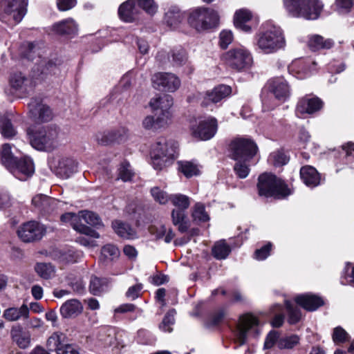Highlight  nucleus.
<instances>
[{
  "label": "nucleus",
  "mask_w": 354,
  "mask_h": 354,
  "mask_svg": "<svg viewBox=\"0 0 354 354\" xmlns=\"http://www.w3.org/2000/svg\"><path fill=\"white\" fill-rule=\"evenodd\" d=\"M257 46L266 54L284 48L286 39L282 29L276 25L265 24V30L257 36Z\"/></svg>",
  "instance_id": "nucleus-1"
},
{
  "label": "nucleus",
  "mask_w": 354,
  "mask_h": 354,
  "mask_svg": "<svg viewBox=\"0 0 354 354\" xmlns=\"http://www.w3.org/2000/svg\"><path fill=\"white\" fill-rule=\"evenodd\" d=\"M283 4L290 16L306 20L317 19L323 9L319 0H283Z\"/></svg>",
  "instance_id": "nucleus-2"
},
{
  "label": "nucleus",
  "mask_w": 354,
  "mask_h": 354,
  "mask_svg": "<svg viewBox=\"0 0 354 354\" xmlns=\"http://www.w3.org/2000/svg\"><path fill=\"white\" fill-rule=\"evenodd\" d=\"M30 143L37 150L52 151L60 144L59 132L55 127H46L34 131L28 129Z\"/></svg>",
  "instance_id": "nucleus-3"
},
{
  "label": "nucleus",
  "mask_w": 354,
  "mask_h": 354,
  "mask_svg": "<svg viewBox=\"0 0 354 354\" xmlns=\"http://www.w3.org/2000/svg\"><path fill=\"white\" fill-rule=\"evenodd\" d=\"M176 144L174 140L159 138L152 147V165L156 170H162L170 165L176 157Z\"/></svg>",
  "instance_id": "nucleus-4"
},
{
  "label": "nucleus",
  "mask_w": 354,
  "mask_h": 354,
  "mask_svg": "<svg viewBox=\"0 0 354 354\" xmlns=\"http://www.w3.org/2000/svg\"><path fill=\"white\" fill-rule=\"evenodd\" d=\"M257 187L259 194L266 197L274 196L282 198L290 194L284 182L270 174H263L259 176Z\"/></svg>",
  "instance_id": "nucleus-5"
},
{
  "label": "nucleus",
  "mask_w": 354,
  "mask_h": 354,
  "mask_svg": "<svg viewBox=\"0 0 354 354\" xmlns=\"http://www.w3.org/2000/svg\"><path fill=\"white\" fill-rule=\"evenodd\" d=\"M218 20L219 15L216 10L205 7H199L192 10L188 18L190 26L198 31L215 27Z\"/></svg>",
  "instance_id": "nucleus-6"
},
{
  "label": "nucleus",
  "mask_w": 354,
  "mask_h": 354,
  "mask_svg": "<svg viewBox=\"0 0 354 354\" xmlns=\"http://www.w3.org/2000/svg\"><path fill=\"white\" fill-rule=\"evenodd\" d=\"M169 201L176 207L171 211L173 224L178 225V230L181 233L187 232L189 225L185 221L187 217L185 211L190 205L189 197L182 194H172L170 195Z\"/></svg>",
  "instance_id": "nucleus-7"
},
{
  "label": "nucleus",
  "mask_w": 354,
  "mask_h": 354,
  "mask_svg": "<svg viewBox=\"0 0 354 354\" xmlns=\"http://www.w3.org/2000/svg\"><path fill=\"white\" fill-rule=\"evenodd\" d=\"M28 0H0V20L8 22L11 19L19 23L26 13Z\"/></svg>",
  "instance_id": "nucleus-8"
},
{
  "label": "nucleus",
  "mask_w": 354,
  "mask_h": 354,
  "mask_svg": "<svg viewBox=\"0 0 354 354\" xmlns=\"http://www.w3.org/2000/svg\"><path fill=\"white\" fill-rule=\"evenodd\" d=\"M222 59L228 66L238 71L249 68L253 63L251 53L243 46L225 52Z\"/></svg>",
  "instance_id": "nucleus-9"
},
{
  "label": "nucleus",
  "mask_w": 354,
  "mask_h": 354,
  "mask_svg": "<svg viewBox=\"0 0 354 354\" xmlns=\"http://www.w3.org/2000/svg\"><path fill=\"white\" fill-rule=\"evenodd\" d=\"M230 156L233 160H251L258 151L256 143L248 138H236L230 145Z\"/></svg>",
  "instance_id": "nucleus-10"
},
{
  "label": "nucleus",
  "mask_w": 354,
  "mask_h": 354,
  "mask_svg": "<svg viewBox=\"0 0 354 354\" xmlns=\"http://www.w3.org/2000/svg\"><path fill=\"white\" fill-rule=\"evenodd\" d=\"M153 86L161 91L174 93L180 86L179 77L171 73H156L151 77Z\"/></svg>",
  "instance_id": "nucleus-11"
},
{
  "label": "nucleus",
  "mask_w": 354,
  "mask_h": 354,
  "mask_svg": "<svg viewBox=\"0 0 354 354\" xmlns=\"http://www.w3.org/2000/svg\"><path fill=\"white\" fill-rule=\"evenodd\" d=\"M259 333V321L256 317L247 314L240 317L236 335L241 345L245 342L248 335L256 336Z\"/></svg>",
  "instance_id": "nucleus-12"
},
{
  "label": "nucleus",
  "mask_w": 354,
  "mask_h": 354,
  "mask_svg": "<svg viewBox=\"0 0 354 354\" xmlns=\"http://www.w3.org/2000/svg\"><path fill=\"white\" fill-rule=\"evenodd\" d=\"M323 105V101L318 97L306 95L298 100L295 113L298 118H304L320 111Z\"/></svg>",
  "instance_id": "nucleus-13"
},
{
  "label": "nucleus",
  "mask_w": 354,
  "mask_h": 354,
  "mask_svg": "<svg viewBox=\"0 0 354 354\" xmlns=\"http://www.w3.org/2000/svg\"><path fill=\"white\" fill-rule=\"evenodd\" d=\"M46 232L44 226L37 221H28L24 223L17 230L19 237L24 242H32L39 240Z\"/></svg>",
  "instance_id": "nucleus-14"
},
{
  "label": "nucleus",
  "mask_w": 354,
  "mask_h": 354,
  "mask_svg": "<svg viewBox=\"0 0 354 354\" xmlns=\"http://www.w3.org/2000/svg\"><path fill=\"white\" fill-rule=\"evenodd\" d=\"M28 109L30 116L35 122H47L53 118L50 107L37 99H31Z\"/></svg>",
  "instance_id": "nucleus-15"
},
{
  "label": "nucleus",
  "mask_w": 354,
  "mask_h": 354,
  "mask_svg": "<svg viewBox=\"0 0 354 354\" xmlns=\"http://www.w3.org/2000/svg\"><path fill=\"white\" fill-rule=\"evenodd\" d=\"M217 120L212 117L201 120L198 125L192 126L193 136L202 140H207L213 138L217 131Z\"/></svg>",
  "instance_id": "nucleus-16"
},
{
  "label": "nucleus",
  "mask_w": 354,
  "mask_h": 354,
  "mask_svg": "<svg viewBox=\"0 0 354 354\" xmlns=\"http://www.w3.org/2000/svg\"><path fill=\"white\" fill-rule=\"evenodd\" d=\"M266 87L279 101L284 102L290 95V86L286 80L281 77L270 80L266 84Z\"/></svg>",
  "instance_id": "nucleus-17"
},
{
  "label": "nucleus",
  "mask_w": 354,
  "mask_h": 354,
  "mask_svg": "<svg viewBox=\"0 0 354 354\" xmlns=\"http://www.w3.org/2000/svg\"><path fill=\"white\" fill-rule=\"evenodd\" d=\"M231 93L232 88L230 86L225 84L218 85L204 93L201 105L203 106H208L212 104H216L229 97Z\"/></svg>",
  "instance_id": "nucleus-18"
},
{
  "label": "nucleus",
  "mask_w": 354,
  "mask_h": 354,
  "mask_svg": "<svg viewBox=\"0 0 354 354\" xmlns=\"http://www.w3.org/2000/svg\"><path fill=\"white\" fill-rule=\"evenodd\" d=\"M156 59L162 64H166L167 60L174 66H181L187 62V54L184 48L178 47L172 49L169 53L164 50L159 51Z\"/></svg>",
  "instance_id": "nucleus-19"
},
{
  "label": "nucleus",
  "mask_w": 354,
  "mask_h": 354,
  "mask_svg": "<svg viewBox=\"0 0 354 354\" xmlns=\"http://www.w3.org/2000/svg\"><path fill=\"white\" fill-rule=\"evenodd\" d=\"M8 169L16 178L25 180L34 173L35 167L32 160L28 157H24L20 160L16 159Z\"/></svg>",
  "instance_id": "nucleus-20"
},
{
  "label": "nucleus",
  "mask_w": 354,
  "mask_h": 354,
  "mask_svg": "<svg viewBox=\"0 0 354 354\" xmlns=\"http://www.w3.org/2000/svg\"><path fill=\"white\" fill-rule=\"evenodd\" d=\"M78 220L79 214L77 215L75 213L68 212L61 216V221L64 223H70L73 228L77 232L92 238L98 239L100 237L98 232L88 226L79 223Z\"/></svg>",
  "instance_id": "nucleus-21"
},
{
  "label": "nucleus",
  "mask_w": 354,
  "mask_h": 354,
  "mask_svg": "<svg viewBox=\"0 0 354 354\" xmlns=\"http://www.w3.org/2000/svg\"><path fill=\"white\" fill-rule=\"evenodd\" d=\"M32 204L41 214H50L54 212L59 204L55 198L44 194H37L32 199Z\"/></svg>",
  "instance_id": "nucleus-22"
},
{
  "label": "nucleus",
  "mask_w": 354,
  "mask_h": 354,
  "mask_svg": "<svg viewBox=\"0 0 354 354\" xmlns=\"http://www.w3.org/2000/svg\"><path fill=\"white\" fill-rule=\"evenodd\" d=\"M295 300L297 304L309 311L316 310L324 304L322 297L310 293L298 295Z\"/></svg>",
  "instance_id": "nucleus-23"
},
{
  "label": "nucleus",
  "mask_w": 354,
  "mask_h": 354,
  "mask_svg": "<svg viewBox=\"0 0 354 354\" xmlns=\"http://www.w3.org/2000/svg\"><path fill=\"white\" fill-rule=\"evenodd\" d=\"M83 306L77 299L65 301L60 307V315L65 319L74 318L82 313Z\"/></svg>",
  "instance_id": "nucleus-24"
},
{
  "label": "nucleus",
  "mask_w": 354,
  "mask_h": 354,
  "mask_svg": "<svg viewBox=\"0 0 354 354\" xmlns=\"http://www.w3.org/2000/svg\"><path fill=\"white\" fill-rule=\"evenodd\" d=\"M252 19V13L246 8L237 10L234 15V24L235 27L245 32L251 31V26L249 23Z\"/></svg>",
  "instance_id": "nucleus-25"
},
{
  "label": "nucleus",
  "mask_w": 354,
  "mask_h": 354,
  "mask_svg": "<svg viewBox=\"0 0 354 354\" xmlns=\"http://www.w3.org/2000/svg\"><path fill=\"white\" fill-rule=\"evenodd\" d=\"M56 174L62 178H67L77 170V163L71 158H59L55 165Z\"/></svg>",
  "instance_id": "nucleus-26"
},
{
  "label": "nucleus",
  "mask_w": 354,
  "mask_h": 354,
  "mask_svg": "<svg viewBox=\"0 0 354 354\" xmlns=\"http://www.w3.org/2000/svg\"><path fill=\"white\" fill-rule=\"evenodd\" d=\"M10 337L14 342L21 348H26L30 344V335L24 331L21 326H13L10 330Z\"/></svg>",
  "instance_id": "nucleus-27"
},
{
  "label": "nucleus",
  "mask_w": 354,
  "mask_h": 354,
  "mask_svg": "<svg viewBox=\"0 0 354 354\" xmlns=\"http://www.w3.org/2000/svg\"><path fill=\"white\" fill-rule=\"evenodd\" d=\"M300 176L304 183L308 187H315L320 183L319 174L312 166H304L300 169Z\"/></svg>",
  "instance_id": "nucleus-28"
},
{
  "label": "nucleus",
  "mask_w": 354,
  "mask_h": 354,
  "mask_svg": "<svg viewBox=\"0 0 354 354\" xmlns=\"http://www.w3.org/2000/svg\"><path fill=\"white\" fill-rule=\"evenodd\" d=\"M173 104L174 99L169 95H162L151 98L149 102V106L153 111H172Z\"/></svg>",
  "instance_id": "nucleus-29"
},
{
  "label": "nucleus",
  "mask_w": 354,
  "mask_h": 354,
  "mask_svg": "<svg viewBox=\"0 0 354 354\" xmlns=\"http://www.w3.org/2000/svg\"><path fill=\"white\" fill-rule=\"evenodd\" d=\"M3 317L8 322L26 319L29 317V308L26 304H23L19 308H8L3 311Z\"/></svg>",
  "instance_id": "nucleus-30"
},
{
  "label": "nucleus",
  "mask_w": 354,
  "mask_h": 354,
  "mask_svg": "<svg viewBox=\"0 0 354 354\" xmlns=\"http://www.w3.org/2000/svg\"><path fill=\"white\" fill-rule=\"evenodd\" d=\"M120 18L126 22H132L137 17V10L135 8V2L128 0L120 5L118 9Z\"/></svg>",
  "instance_id": "nucleus-31"
},
{
  "label": "nucleus",
  "mask_w": 354,
  "mask_h": 354,
  "mask_svg": "<svg viewBox=\"0 0 354 354\" xmlns=\"http://www.w3.org/2000/svg\"><path fill=\"white\" fill-rule=\"evenodd\" d=\"M53 30L58 35H75L78 26L73 19H67L54 24Z\"/></svg>",
  "instance_id": "nucleus-32"
},
{
  "label": "nucleus",
  "mask_w": 354,
  "mask_h": 354,
  "mask_svg": "<svg viewBox=\"0 0 354 354\" xmlns=\"http://www.w3.org/2000/svg\"><path fill=\"white\" fill-rule=\"evenodd\" d=\"M308 45L311 50L317 51L321 49L332 48L334 45V41L331 39H324L320 35H315L309 38Z\"/></svg>",
  "instance_id": "nucleus-33"
},
{
  "label": "nucleus",
  "mask_w": 354,
  "mask_h": 354,
  "mask_svg": "<svg viewBox=\"0 0 354 354\" xmlns=\"http://www.w3.org/2000/svg\"><path fill=\"white\" fill-rule=\"evenodd\" d=\"M112 226L115 232L122 238L133 239L136 237V231L127 223L115 221Z\"/></svg>",
  "instance_id": "nucleus-34"
},
{
  "label": "nucleus",
  "mask_w": 354,
  "mask_h": 354,
  "mask_svg": "<svg viewBox=\"0 0 354 354\" xmlns=\"http://www.w3.org/2000/svg\"><path fill=\"white\" fill-rule=\"evenodd\" d=\"M10 84L15 91L26 92L30 84V80L26 78L21 73H15L11 75Z\"/></svg>",
  "instance_id": "nucleus-35"
},
{
  "label": "nucleus",
  "mask_w": 354,
  "mask_h": 354,
  "mask_svg": "<svg viewBox=\"0 0 354 354\" xmlns=\"http://www.w3.org/2000/svg\"><path fill=\"white\" fill-rule=\"evenodd\" d=\"M150 232L155 236L156 239H163L165 243H170L174 238L175 234L171 228H167L165 225L153 226L150 227Z\"/></svg>",
  "instance_id": "nucleus-36"
},
{
  "label": "nucleus",
  "mask_w": 354,
  "mask_h": 354,
  "mask_svg": "<svg viewBox=\"0 0 354 354\" xmlns=\"http://www.w3.org/2000/svg\"><path fill=\"white\" fill-rule=\"evenodd\" d=\"M183 13L177 7H171L165 13V21L171 28H175L183 20Z\"/></svg>",
  "instance_id": "nucleus-37"
},
{
  "label": "nucleus",
  "mask_w": 354,
  "mask_h": 354,
  "mask_svg": "<svg viewBox=\"0 0 354 354\" xmlns=\"http://www.w3.org/2000/svg\"><path fill=\"white\" fill-rule=\"evenodd\" d=\"M109 286V281L106 279H101L97 277H92L90 281L89 289L94 295H99L106 291Z\"/></svg>",
  "instance_id": "nucleus-38"
},
{
  "label": "nucleus",
  "mask_w": 354,
  "mask_h": 354,
  "mask_svg": "<svg viewBox=\"0 0 354 354\" xmlns=\"http://www.w3.org/2000/svg\"><path fill=\"white\" fill-rule=\"evenodd\" d=\"M192 217L193 221L196 223L207 222L209 220V216L205 211V205L201 203H196L192 210Z\"/></svg>",
  "instance_id": "nucleus-39"
},
{
  "label": "nucleus",
  "mask_w": 354,
  "mask_h": 354,
  "mask_svg": "<svg viewBox=\"0 0 354 354\" xmlns=\"http://www.w3.org/2000/svg\"><path fill=\"white\" fill-rule=\"evenodd\" d=\"M231 252V248L225 241H220L215 243L212 248V254L216 259H226Z\"/></svg>",
  "instance_id": "nucleus-40"
},
{
  "label": "nucleus",
  "mask_w": 354,
  "mask_h": 354,
  "mask_svg": "<svg viewBox=\"0 0 354 354\" xmlns=\"http://www.w3.org/2000/svg\"><path fill=\"white\" fill-rule=\"evenodd\" d=\"M65 335L61 333H54L48 337L46 346L50 351H55L58 354V349L61 348L64 345Z\"/></svg>",
  "instance_id": "nucleus-41"
},
{
  "label": "nucleus",
  "mask_w": 354,
  "mask_h": 354,
  "mask_svg": "<svg viewBox=\"0 0 354 354\" xmlns=\"http://www.w3.org/2000/svg\"><path fill=\"white\" fill-rule=\"evenodd\" d=\"M83 219L87 224L99 227L102 225L100 216L95 212L88 210L79 212V219Z\"/></svg>",
  "instance_id": "nucleus-42"
},
{
  "label": "nucleus",
  "mask_w": 354,
  "mask_h": 354,
  "mask_svg": "<svg viewBox=\"0 0 354 354\" xmlns=\"http://www.w3.org/2000/svg\"><path fill=\"white\" fill-rule=\"evenodd\" d=\"M156 125L160 129H165L171 124L173 119L172 111H155Z\"/></svg>",
  "instance_id": "nucleus-43"
},
{
  "label": "nucleus",
  "mask_w": 354,
  "mask_h": 354,
  "mask_svg": "<svg viewBox=\"0 0 354 354\" xmlns=\"http://www.w3.org/2000/svg\"><path fill=\"white\" fill-rule=\"evenodd\" d=\"M16 159L11 151L10 145L8 143L3 145L1 151V162L9 169L10 167L12 166Z\"/></svg>",
  "instance_id": "nucleus-44"
},
{
  "label": "nucleus",
  "mask_w": 354,
  "mask_h": 354,
  "mask_svg": "<svg viewBox=\"0 0 354 354\" xmlns=\"http://www.w3.org/2000/svg\"><path fill=\"white\" fill-rule=\"evenodd\" d=\"M236 163L234 166V171L236 175L240 178H245L250 171V160H234Z\"/></svg>",
  "instance_id": "nucleus-45"
},
{
  "label": "nucleus",
  "mask_w": 354,
  "mask_h": 354,
  "mask_svg": "<svg viewBox=\"0 0 354 354\" xmlns=\"http://www.w3.org/2000/svg\"><path fill=\"white\" fill-rule=\"evenodd\" d=\"M118 178L124 182L131 181L134 176V172L127 161L122 162L118 169Z\"/></svg>",
  "instance_id": "nucleus-46"
},
{
  "label": "nucleus",
  "mask_w": 354,
  "mask_h": 354,
  "mask_svg": "<svg viewBox=\"0 0 354 354\" xmlns=\"http://www.w3.org/2000/svg\"><path fill=\"white\" fill-rule=\"evenodd\" d=\"M286 306L288 314V323L290 324L297 323L301 317L299 308L289 301H286Z\"/></svg>",
  "instance_id": "nucleus-47"
},
{
  "label": "nucleus",
  "mask_w": 354,
  "mask_h": 354,
  "mask_svg": "<svg viewBox=\"0 0 354 354\" xmlns=\"http://www.w3.org/2000/svg\"><path fill=\"white\" fill-rule=\"evenodd\" d=\"M0 131L2 136L6 138H12L17 133L10 120L6 117L0 118Z\"/></svg>",
  "instance_id": "nucleus-48"
},
{
  "label": "nucleus",
  "mask_w": 354,
  "mask_h": 354,
  "mask_svg": "<svg viewBox=\"0 0 354 354\" xmlns=\"http://www.w3.org/2000/svg\"><path fill=\"white\" fill-rule=\"evenodd\" d=\"M178 164L180 171L187 178L196 176L199 174L198 166L192 162H179Z\"/></svg>",
  "instance_id": "nucleus-49"
},
{
  "label": "nucleus",
  "mask_w": 354,
  "mask_h": 354,
  "mask_svg": "<svg viewBox=\"0 0 354 354\" xmlns=\"http://www.w3.org/2000/svg\"><path fill=\"white\" fill-rule=\"evenodd\" d=\"M36 272L43 279L51 278L55 272L53 266L50 263H39L35 268Z\"/></svg>",
  "instance_id": "nucleus-50"
},
{
  "label": "nucleus",
  "mask_w": 354,
  "mask_h": 354,
  "mask_svg": "<svg viewBox=\"0 0 354 354\" xmlns=\"http://www.w3.org/2000/svg\"><path fill=\"white\" fill-rule=\"evenodd\" d=\"M290 71H295L297 73L298 78L305 77L310 71L308 64L299 60L295 61L289 66Z\"/></svg>",
  "instance_id": "nucleus-51"
},
{
  "label": "nucleus",
  "mask_w": 354,
  "mask_h": 354,
  "mask_svg": "<svg viewBox=\"0 0 354 354\" xmlns=\"http://www.w3.org/2000/svg\"><path fill=\"white\" fill-rule=\"evenodd\" d=\"M101 254L104 259L112 261L119 257L120 251L115 245L106 244L102 248Z\"/></svg>",
  "instance_id": "nucleus-52"
},
{
  "label": "nucleus",
  "mask_w": 354,
  "mask_h": 354,
  "mask_svg": "<svg viewBox=\"0 0 354 354\" xmlns=\"http://www.w3.org/2000/svg\"><path fill=\"white\" fill-rule=\"evenodd\" d=\"M176 310L174 309L169 310L163 318L162 323L160 324V328L165 332H171V326L174 323V315Z\"/></svg>",
  "instance_id": "nucleus-53"
},
{
  "label": "nucleus",
  "mask_w": 354,
  "mask_h": 354,
  "mask_svg": "<svg viewBox=\"0 0 354 354\" xmlns=\"http://www.w3.org/2000/svg\"><path fill=\"white\" fill-rule=\"evenodd\" d=\"M299 342V336L296 335L284 337L281 338L278 342V346L279 348H292Z\"/></svg>",
  "instance_id": "nucleus-54"
},
{
  "label": "nucleus",
  "mask_w": 354,
  "mask_h": 354,
  "mask_svg": "<svg viewBox=\"0 0 354 354\" xmlns=\"http://www.w3.org/2000/svg\"><path fill=\"white\" fill-rule=\"evenodd\" d=\"M135 313L133 319L140 316L142 311L133 304H124L114 309V313Z\"/></svg>",
  "instance_id": "nucleus-55"
},
{
  "label": "nucleus",
  "mask_w": 354,
  "mask_h": 354,
  "mask_svg": "<svg viewBox=\"0 0 354 354\" xmlns=\"http://www.w3.org/2000/svg\"><path fill=\"white\" fill-rule=\"evenodd\" d=\"M151 194L153 199L160 204H165L170 199V195L158 187L151 188Z\"/></svg>",
  "instance_id": "nucleus-56"
},
{
  "label": "nucleus",
  "mask_w": 354,
  "mask_h": 354,
  "mask_svg": "<svg viewBox=\"0 0 354 354\" xmlns=\"http://www.w3.org/2000/svg\"><path fill=\"white\" fill-rule=\"evenodd\" d=\"M269 161L274 166H281L288 162V158L286 154L281 151L272 152L269 156Z\"/></svg>",
  "instance_id": "nucleus-57"
},
{
  "label": "nucleus",
  "mask_w": 354,
  "mask_h": 354,
  "mask_svg": "<svg viewBox=\"0 0 354 354\" xmlns=\"http://www.w3.org/2000/svg\"><path fill=\"white\" fill-rule=\"evenodd\" d=\"M97 142L103 145H107L119 140L117 134L115 132H106L102 134L97 135Z\"/></svg>",
  "instance_id": "nucleus-58"
},
{
  "label": "nucleus",
  "mask_w": 354,
  "mask_h": 354,
  "mask_svg": "<svg viewBox=\"0 0 354 354\" xmlns=\"http://www.w3.org/2000/svg\"><path fill=\"white\" fill-rule=\"evenodd\" d=\"M335 4L337 11L340 14H346L351 11L354 7L353 0H336Z\"/></svg>",
  "instance_id": "nucleus-59"
},
{
  "label": "nucleus",
  "mask_w": 354,
  "mask_h": 354,
  "mask_svg": "<svg viewBox=\"0 0 354 354\" xmlns=\"http://www.w3.org/2000/svg\"><path fill=\"white\" fill-rule=\"evenodd\" d=\"M349 338L348 334L342 327L338 326L334 328L333 340L335 344L343 343Z\"/></svg>",
  "instance_id": "nucleus-60"
},
{
  "label": "nucleus",
  "mask_w": 354,
  "mask_h": 354,
  "mask_svg": "<svg viewBox=\"0 0 354 354\" xmlns=\"http://www.w3.org/2000/svg\"><path fill=\"white\" fill-rule=\"evenodd\" d=\"M138 6L150 15L155 14L157 10L153 0H138Z\"/></svg>",
  "instance_id": "nucleus-61"
},
{
  "label": "nucleus",
  "mask_w": 354,
  "mask_h": 354,
  "mask_svg": "<svg viewBox=\"0 0 354 354\" xmlns=\"http://www.w3.org/2000/svg\"><path fill=\"white\" fill-rule=\"evenodd\" d=\"M142 126L145 130L156 131L160 130L156 125V119L153 115H147L142 122Z\"/></svg>",
  "instance_id": "nucleus-62"
},
{
  "label": "nucleus",
  "mask_w": 354,
  "mask_h": 354,
  "mask_svg": "<svg viewBox=\"0 0 354 354\" xmlns=\"http://www.w3.org/2000/svg\"><path fill=\"white\" fill-rule=\"evenodd\" d=\"M233 40V34L230 30H223L220 33V46L222 48H227Z\"/></svg>",
  "instance_id": "nucleus-63"
},
{
  "label": "nucleus",
  "mask_w": 354,
  "mask_h": 354,
  "mask_svg": "<svg viewBox=\"0 0 354 354\" xmlns=\"http://www.w3.org/2000/svg\"><path fill=\"white\" fill-rule=\"evenodd\" d=\"M271 248V243H268L261 248L256 250L254 254V258L259 261L266 259L270 255Z\"/></svg>",
  "instance_id": "nucleus-64"
}]
</instances>
